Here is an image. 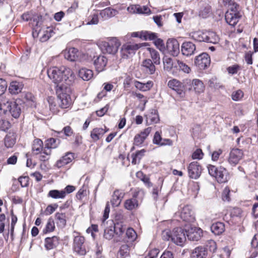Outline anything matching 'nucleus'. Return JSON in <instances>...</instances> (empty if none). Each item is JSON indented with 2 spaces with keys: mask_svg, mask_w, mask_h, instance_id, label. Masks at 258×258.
<instances>
[{
  "mask_svg": "<svg viewBox=\"0 0 258 258\" xmlns=\"http://www.w3.org/2000/svg\"><path fill=\"white\" fill-rule=\"evenodd\" d=\"M56 93L61 108H67L72 104L70 94L72 90L66 82H54Z\"/></svg>",
  "mask_w": 258,
  "mask_h": 258,
  "instance_id": "nucleus-1",
  "label": "nucleus"
},
{
  "mask_svg": "<svg viewBox=\"0 0 258 258\" xmlns=\"http://www.w3.org/2000/svg\"><path fill=\"white\" fill-rule=\"evenodd\" d=\"M48 78L53 81H74L75 76L69 68L62 66L60 68L53 67L47 71Z\"/></svg>",
  "mask_w": 258,
  "mask_h": 258,
  "instance_id": "nucleus-2",
  "label": "nucleus"
},
{
  "mask_svg": "<svg viewBox=\"0 0 258 258\" xmlns=\"http://www.w3.org/2000/svg\"><path fill=\"white\" fill-rule=\"evenodd\" d=\"M20 106L13 100L3 98L0 102V116L10 112L14 118H18L21 114Z\"/></svg>",
  "mask_w": 258,
  "mask_h": 258,
  "instance_id": "nucleus-3",
  "label": "nucleus"
},
{
  "mask_svg": "<svg viewBox=\"0 0 258 258\" xmlns=\"http://www.w3.org/2000/svg\"><path fill=\"white\" fill-rule=\"evenodd\" d=\"M42 17L41 15L34 16L33 18V25L35 32L37 35H40V40L42 42L47 40L51 36V33H53L52 28L47 27L46 30H43L41 25L42 23Z\"/></svg>",
  "mask_w": 258,
  "mask_h": 258,
  "instance_id": "nucleus-4",
  "label": "nucleus"
},
{
  "mask_svg": "<svg viewBox=\"0 0 258 258\" xmlns=\"http://www.w3.org/2000/svg\"><path fill=\"white\" fill-rule=\"evenodd\" d=\"M209 174L215 177L219 183H224L228 180V172L226 168L220 166L217 167L215 166L209 165L207 166Z\"/></svg>",
  "mask_w": 258,
  "mask_h": 258,
  "instance_id": "nucleus-5",
  "label": "nucleus"
},
{
  "mask_svg": "<svg viewBox=\"0 0 258 258\" xmlns=\"http://www.w3.org/2000/svg\"><path fill=\"white\" fill-rule=\"evenodd\" d=\"M73 250L80 255H84L87 251L85 244V239L84 237L80 235L77 232H74Z\"/></svg>",
  "mask_w": 258,
  "mask_h": 258,
  "instance_id": "nucleus-6",
  "label": "nucleus"
},
{
  "mask_svg": "<svg viewBox=\"0 0 258 258\" xmlns=\"http://www.w3.org/2000/svg\"><path fill=\"white\" fill-rule=\"evenodd\" d=\"M120 45V42L116 37L110 38L107 41H103L101 44V48L104 52L108 54H115Z\"/></svg>",
  "mask_w": 258,
  "mask_h": 258,
  "instance_id": "nucleus-7",
  "label": "nucleus"
},
{
  "mask_svg": "<svg viewBox=\"0 0 258 258\" xmlns=\"http://www.w3.org/2000/svg\"><path fill=\"white\" fill-rule=\"evenodd\" d=\"M184 230L186 237L191 241H198L202 236V230L192 225L191 224H186L184 225Z\"/></svg>",
  "mask_w": 258,
  "mask_h": 258,
  "instance_id": "nucleus-8",
  "label": "nucleus"
},
{
  "mask_svg": "<svg viewBox=\"0 0 258 258\" xmlns=\"http://www.w3.org/2000/svg\"><path fill=\"white\" fill-rule=\"evenodd\" d=\"M172 241L177 245L182 246L186 241L184 228L177 227L173 229Z\"/></svg>",
  "mask_w": 258,
  "mask_h": 258,
  "instance_id": "nucleus-9",
  "label": "nucleus"
},
{
  "mask_svg": "<svg viewBox=\"0 0 258 258\" xmlns=\"http://www.w3.org/2000/svg\"><path fill=\"white\" fill-rule=\"evenodd\" d=\"M140 47L139 44L126 43L123 44L120 50L121 55L123 58H127L133 56Z\"/></svg>",
  "mask_w": 258,
  "mask_h": 258,
  "instance_id": "nucleus-10",
  "label": "nucleus"
},
{
  "mask_svg": "<svg viewBox=\"0 0 258 258\" xmlns=\"http://www.w3.org/2000/svg\"><path fill=\"white\" fill-rule=\"evenodd\" d=\"M183 221L191 224L195 220V217L192 207L187 205L183 207L181 211L178 214Z\"/></svg>",
  "mask_w": 258,
  "mask_h": 258,
  "instance_id": "nucleus-11",
  "label": "nucleus"
},
{
  "mask_svg": "<svg viewBox=\"0 0 258 258\" xmlns=\"http://www.w3.org/2000/svg\"><path fill=\"white\" fill-rule=\"evenodd\" d=\"M202 171V166L197 161L189 163L187 167L188 176L192 179H197L201 176Z\"/></svg>",
  "mask_w": 258,
  "mask_h": 258,
  "instance_id": "nucleus-12",
  "label": "nucleus"
},
{
  "mask_svg": "<svg viewBox=\"0 0 258 258\" xmlns=\"http://www.w3.org/2000/svg\"><path fill=\"white\" fill-rule=\"evenodd\" d=\"M210 57L207 53H203L199 55L195 60V65L200 70L207 68L210 66Z\"/></svg>",
  "mask_w": 258,
  "mask_h": 258,
  "instance_id": "nucleus-13",
  "label": "nucleus"
},
{
  "mask_svg": "<svg viewBox=\"0 0 258 258\" xmlns=\"http://www.w3.org/2000/svg\"><path fill=\"white\" fill-rule=\"evenodd\" d=\"M243 156L242 150L238 148L232 149L229 153L228 162L231 166H235Z\"/></svg>",
  "mask_w": 258,
  "mask_h": 258,
  "instance_id": "nucleus-14",
  "label": "nucleus"
},
{
  "mask_svg": "<svg viewBox=\"0 0 258 258\" xmlns=\"http://www.w3.org/2000/svg\"><path fill=\"white\" fill-rule=\"evenodd\" d=\"M166 49L169 54L177 56L180 52L179 42L175 39H169L166 42Z\"/></svg>",
  "mask_w": 258,
  "mask_h": 258,
  "instance_id": "nucleus-15",
  "label": "nucleus"
},
{
  "mask_svg": "<svg viewBox=\"0 0 258 258\" xmlns=\"http://www.w3.org/2000/svg\"><path fill=\"white\" fill-rule=\"evenodd\" d=\"M143 70L147 74L152 75V78L158 79V73L156 72L155 66L150 59H146L142 62Z\"/></svg>",
  "mask_w": 258,
  "mask_h": 258,
  "instance_id": "nucleus-16",
  "label": "nucleus"
},
{
  "mask_svg": "<svg viewBox=\"0 0 258 258\" xmlns=\"http://www.w3.org/2000/svg\"><path fill=\"white\" fill-rule=\"evenodd\" d=\"M151 127H147L140 134L136 135L134 139V145L136 146H141L151 133Z\"/></svg>",
  "mask_w": 258,
  "mask_h": 258,
  "instance_id": "nucleus-17",
  "label": "nucleus"
},
{
  "mask_svg": "<svg viewBox=\"0 0 258 258\" xmlns=\"http://www.w3.org/2000/svg\"><path fill=\"white\" fill-rule=\"evenodd\" d=\"M74 158V153L72 152H68L56 161L55 166L60 168L71 163Z\"/></svg>",
  "mask_w": 258,
  "mask_h": 258,
  "instance_id": "nucleus-18",
  "label": "nucleus"
},
{
  "mask_svg": "<svg viewBox=\"0 0 258 258\" xmlns=\"http://www.w3.org/2000/svg\"><path fill=\"white\" fill-rule=\"evenodd\" d=\"M196 50V46L191 42H184L181 47V51L183 55L189 56L194 54Z\"/></svg>",
  "mask_w": 258,
  "mask_h": 258,
  "instance_id": "nucleus-19",
  "label": "nucleus"
},
{
  "mask_svg": "<svg viewBox=\"0 0 258 258\" xmlns=\"http://www.w3.org/2000/svg\"><path fill=\"white\" fill-rule=\"evenodd\" d=\"M94 64L96 71L101 72L106 65L107 59L103 55H99L95 58L94 57Z\"/></svg>",
  "mask_w": 258,
  "mask_h": 258,
  "instance_id": "nucleus-20",
  "label": "nucleus"
},
{
  "mask_svg": "<svg viewBox=\"0 0 258 258\" xmlns=\"http://www.w3.org/2000/svg\"><path fill=\"white\" fill-rule=\"evenodd\" d=\"M124 196V193L122 191L115 190L112 196L111 203L113 207H117L120 204L122 199Z\"/></svg>",
  "mask_w": 258,
  "mask_h": 258,
  "instance_id": "nucleus-21",
  "label": "nucleus"
},
{
  "mask_svg": "<svg viewBox=\"0 0 258 258\" xmlns=\"http://www.w3.org/2000/svg\"><path fill=\"white\" fill-rule=\"evenodd\" d=\"M240 13H230L226 12L225 14V20L226 22L231 26H235L239 21L241 17Z\"/></svg>",
  "mask_w": 258,
  "mask_h": 258,
  "instance_id": "nucleus-22",
  "label": "nucleus"
},
{
  "mask_svg": "<svg viewBox=\"0 0 258 258\" xmlns=\"http://www.w3.org/2000/svg\"><path fill=\"white\" fill-rule=\"evenodd\" d=\"M125 231V236L123 237V240L132 244L133 242L137 238V233L132 228H127Z\"/></svg>",
  "mask_w": 258,
  "mask_h": 258,
  "instance_id": "nucleus-23",
  "label": "nucleus"
},
{
  "mask_svg": "<svg viewBox=\"0 0 258 258\" xmlns=\"http://www.w3.org/2000/svg\"><path fill=\"white\" fill-rule=\"evenodd\" d=\"M78 51L77 49L72 47L66 49L63 52V55L66 59L71 61H75L78 57Z\"/></svg>",
  "mask_w": 258,
  "mask_h": 258,
  "instance_id": "nucleus-24",
  "label": "nucleus"
},
{
  "mask_svg": "<svg viewBox=\"0 0 258 258\" xmlns=\"http://www.w3.org/2000/svg\"><path fill=\"white\" fill-rule=\"evenodd\" d=\"M118 13V12L116 9L108 7L101 10L100 12V15L104 20H107L115 16Z\"/></svg>",
  "mask_w": 258,
  "mask_h": 258,
  "instance_id": "nucleus-25",
  "label": "nucleus"
},
{
  "mask_svg": "<svg viewBox=\"0 0 258 258\" xmlns=\"http://www.w3.org/2000/svg\"><path fill=\"white\" fill-rule=\"evenodd\" d=\"M105 129H103V128H94L91 132V138L92 139L96 142L100 139L104 134L108 131V128H106L105 127Z\"/></svg>",
  "mask_w": 258,
  "mask_h": 258,
  "instance_id": "nucleus-26",
  "label": "nucleus"
},
{
  "mask_svg": "<svg viewBox=\"0 0 258 258\" xmlns=\"http://www.w3.org/2000/svg\"><path fill=\"white\" fill-rule=\"evenodd\" d=\"M59 243V239L57 236L47 237L45 239L44 246L47 250H50L56 247Z\"/></svg>",
  "mask_w": 258,
  "mask_h": 258,
  "instance_id": "nucleus-27",
  "label": "nucleus"
},
{
  "mask_svg": "<svg viewBox=\"0 0 258 258\" xmlns=\"http://www.w3.org/2000/svg\"><path fill=\"white\" fill-rule=\"evenodd\" d=\"M124 207L126 209L130 211L137 209L139 207V203L135 194L132 198L125 201Z\"/></svg>",
  "mask_w": 258,
  "mask_h": 258,
  "instance_id": "nucleus-28",
  "label": "nucleus"
},
{
  "mask_svg": "<svg viewBox=\"0 0 258 258\" xmlns=\"http://www.w3.org/2000/svg\"><path fill=\"white\" fill-rule=\"evenodd\" d=\"M23 86L22 82H11L9 90L12 94H17L21 92Z\"/></svg>",
  "mask_w": 258,
  "mask_h": 258,
  "instance_id": "nucleus-29",
  "label": "nucleus"
},
{
  "mask_svg": "<svg viewBox=\"0 0 258 258\" xmlns=\"http://www.w3.org/2000/svg\"><path fill=\"white\" fill-rule=\"evenodd\" d=\"M132 244L131 243L124 244L121 245L117 253V258H125L130 254L131 247Z\"/></svg>",
  "mask_w": 258,
  "mask_h": 258,
  "instance_id": "nucleus-30",
  "label": "nucleus"
},
{
  "mask_svg": "<svg viewBox=\"0 0 258 258\" xmlns=\"http://www.w3.org/2000/svg\"><path fill=\"white\" fill-rule=\"evenodd\" d=\"M219 40V36L214 31H206L205 42L207 43H217Z\"/></svg>",
  "mask_w": 258,
  "mask_h": 258,
  "instance_id": "nucleus-31",
  "label": "nucleus"
},
{
  "mask_svg": "<svg viewBox=\"0 0 258 258\" xmlns=\"http://www.w3.org/2000/svg\"><path fill=\"white\" fill-rule=\"evenodd\" d=\"M78 76L83 81H89L93 77V71L86 68H82L79 70Z\"/></svg>",
  "mask_w": 258,
  "mask_h": 258,
  "instance_id": "nucleus-32",
  "label": "nucleus"
},
{
  "mask_svg": "<svg viewBox=\"0 0 258 258\" xmlns=\"http://www.w3.org/2000/svg\"><path fill=\"white\" fill-rule=\"evenodd\" d=\"M211 230L215 235H220L225 231V225L220 222L213 223L211 227Z\"/></svg>",
  "mask_w": 258,
  "mask_h": 258,
  "instance_id": "nucleus-33",
  "label": "nucleus"
},
{
  "mask_svg": "<svg viewBox=\"0 0 258 258\" xmlns=\"http://www.w3.org/2000/svg\"><path fill=\"white\" fill-rule=\"evenodd\" d=\"M111 224L113 228H114L115 234L118 237L122 236L127 228L122 222H116V223L111 222Z\"/></svg>",
  "mask_w": 258,
  "mask_h": 258,
  "instance_id": "nucleus-34",
  "label": "nucleus"
},
{
  "mask_svg": "<svg viewBox=\"0 0 258 258\" xmlns=\"http://www.w3.org/2000/svg\"><path fill=\"white\" fill-rule=\"evenodd\" d=\"M168 86L179 95L182 94L184 89V86L181 82H168Z\"/></svg>",
  "mask_w": 258,
  "mask_h": 258,
  "instance_id": "nucleus-35",
  "label": "nucleus"
},
{
  "mask_svg": "<svg viewBox=\"0 0 258 258\" xmlns=\"http://www.w3.org/2000/svg\"><path fill=\"white\" fill-rule=\"evenodd\" d=\"M164 69L167 71H170L173 67H176L177 61H174L173 59L167 56L163 58Z\"/></svg>",
  "mask_w": 258,
  "mask_h": 258,
  "instance_id": "nucleus-36",
  "label": "nucleus"
},
{
  "mask_svg": "<svg viewBox=\"0 0 258 258\" xmlns=\"http://www.w3.org/2000/svg\"><path fill=\"white\" fill-rule=\"evenodd\" d=\"M146 122L148 124L156 123L159 120L158 114L155 110H152L146 115Z\"/></svg>",
  "mask_w": 258,
  "mask_h": 258,
  "instance_id": "nucleus-37",
  "label": "nucleus"
},
{
  "mask_svg": "<svg viewBox=\"0 0 258 258\" xmlns=\"http://www.w3.org/2000/svg\"><path fill=\"white\" fill-rule=\"evenodd\" d=\"M16 135L14 134L9 133L6 135L4 139L5 146L7 148H12L16 143Z\"/></svg>",
  "mask_w": 258,
  "mask_h": 258,
  "instance_id": "nucleus-38",
  "label": "nucleus"
},
{
  "mask_svg": "<svg viewBox=\"0 0 258 258\" xmlns=\"http://www.w3.org/2000/svg\"><path fill=\"white\" fill-rule=\"evenodd\" d=\"M194 257L196 258H206L207 255L206 248L203 246H198L192 252Z\"/></svg>",
  "mask_w": 258,
  "mask_h": 258,
  "instance_id": "nucleus-39",
  "label": "nucleus"
},
{
  "mask_svg": "<svg viewBox=\"0 0 258 258\" xmlns=\"http://www.w3.org/2000/svg\"><path fill=\"white\" fill-rule=\"evenodd\" d=\"M47 101L49 104L50 109L53 113H57L59 111V107L61 108L59 106V99H58L57 103H56L55 99L52 97H49L47 99Z\"/></svg>",
  "mask_w": 258,
  "mask_h": 258,
  "instance_id": "nucleus-40",
  "label": "nucleus"
},
{
  "mask_svg": "<svg viewBox=\"0 0 258 258\" xmlns=\"http://www.w3.org/2000/svg\"><path fill=\"white\" fill-rule=\"evenodd\" d=\"M42 150H43L42 141L39 139H35L32 145V151L34 154H39Z\"/></svg>",
  "mask_w": 258,
  "mask_h": 258,
  "instance_id": "nucleus-41",
  "label": "nucleus"
},
{
  "mask_svg": "<svg viewBox=\"0 0 258 258\" xmlns=\"http://www.w3.org/2000/svg\"><path fill=\"white\" fill-rule=\"evenodd\" d=\"M135 87L142 91H146L149 90L152 86V82H135Z\"/></svg>",
  "mask_w": 258,
  "mask_h": 258,
  "instance_id": "nucleus-42",
  "label": "nucleus"
},
{
  "mask_svg": "<svg viewBox=\"0 0 258 258\" xmlns=\"http://www.w3.org/2000/svg\"><path fill=\"white\" fill-rule=\"evenodd\" d=\"M47 196L55 199H63L66 197V191L63 190H50L48 193Z\"/></svg>",
  "mask_w": 258,
  "mask_h": 258,
  "instance_id": "nucleus-43",
  "label": "nucleus"
},
{
  "mask_svg": "<svg viewBox=\"0 0 258 258\" xmlns=\"http://www.w3.org/2000/svg\"><path fill=\"white\" fill-rule=\"evenodd\" d=\"M145 152L146 151L144 149H142L137 151L135 154H132L131 156L132 158V163L135 165L139 163Z\"/></svg>",
  "mask_w": 258,
  "mask_h": 258,
  "instance_id": "nucleus-44",
  "label": "nucleus"
},
{
  "mask_svg": "<svg viewBox=\"0 0 258 258\" xmlns=\"http://www.w3.org/2000/svg\"><path fill=\"white\" fill-rule=\"evenodd\" d=\"M211 13V7L208 4H205L202 6L199 11V16L206 18Z\"/></svg>",
  "mask_w": 258,
  "mask_h": 258,
  "instance_id": "nucleus-45",
  "label": "nucleus"
},
{
  "mask_svg": "<svg viewBox=\"0 0 258 258\" xmlns=\"http://www.w3.org/2000/svg\"><path fill=\"white\" fill-rule=\"evenodd\" d=\"M146 49L147 51L150 53L151 57L154 61V63L156 64H159L160 56L159 52L155 49L150 47H147Z\"/></svg>",
  "mask_w": 258,
  "mask_h": 258,
  "instance_id": "nucleus-46",
  "label": "nucleus"
},
{
  "mask_svg": "<svg viewBox=\"0 0 258 258\" xmlns=\"http://www.w3.org/2000/svg\"><path fill=\"white\" fill-rule=\"evenodd\" d=\"M114 228H113L112 224L107 227L104 231V237L107 240H111L114 236Z\"/></svg>",
  "mask_w": 258,
  "mask_h": 258,
  "instance_id": "nucleus-47",
  "label": "nucleus"
},
{
  "mask_svg": "<svg viewBox=\"0 0 258 258\" xmlns=\"http://www.w3.org/2000/svg\"><path fill=\"white\" fill-rule=\"evenodd\" d=\"M205 31H198L191 33L193 39L199 42H205Z\"/></svg>",
  "mask_w": 258,
  "mask_h": 258,
  "instance_id": "nucleus-48",
  "label": "nucleus"
},
{
  "mask_svg": "<svg viewBox=\"0 0 258 258\" xmlns=\"http://www.w3.org/2000/svg\"><path fill=\"white\" fill-rule=\"evenodd\" d=\"M57 223L59 226L64 227L66 225V216L64 213L57 212L55 215Z\"/></svg>",
  "mask_w": 258,
  "mask_h": 258,
  "instance_id": "nucleus-49",
  "label": "nucleus"
},
{
  "mask_svg": "<svg viewBox=\"0 0 258 258\" xmlns=\"http://www.w3.org/2000/svg\"><path fill=\"white\" fill-rule=\"evenodd\" d=\"M55 228V225L53 220L50 218L48 219L45 228L43 229V233H47L53 231Z\"/></svg>",
  "mask_w": 258,
  "mask_h": 258,
  "instance_id": "nucleus-50",
  "label": "nucleus"
},
{
  "mask_svg": "<svg viewBox=\"0 0 258 258\" xmlns=\"http://www.w3.org/2000/svg\"><path fill=\"white\" fill-rule=\"evenodd\" d=\"M141 39L143 40H155L157 36L156 33L152 32H149L147 31H142L141 32Z\"/></svg>",
  "mask_w": 258,
  "mask_h": 258,
  "instance_id": "nucleus-51",
  "label": "nucleus"
},
{
  "mask_svg": "<svg viewBox=\"0 0 258 258\" xmlns=\"http://www.w3.org/2000/svg\"><path fill=\"white\" fill-rule=\"evenodd\" d=\"M57 146L56 140L54 138H50L46 140L44 148L50 150L51 149L55 148Z\"/></svg>",
  "mask_w": 258,
  "mask_h": 258,
  "instance_id": "nucleus-52",
  "label": "nucleus"
},
{
  "mask_svg": "<svg viewBox=\"0 0 258 258\" xmlns=\"http://www.w3.org/2000/svg\"><path fill=\"white\" fill-rule=\"evenodd\" d=\"M39 159L42 161H47L49 158V156L51 154V150H47L44 148L43 150L39 153Z\"/></svg>",
  "mask_w": 258,
  "mask_h": 258,
  "instance_id": "nucleus-53",
  "label": "nucleus"
},
{
  "mask_svg": "<svg viewBox=\"0 0 258 258\" xmlns=\"http://www.w3.org/2000/svg\"><path fill=\"white\" fill-rule=\"evenodd\" d=\"M240 70V66L237 64L229 66L227 68L228 74L232 75L236 74Z\"/></svg>",
  "mask_w": 258,
  "mask_h": 258,
  "instance_id": "nucleus-54",
  "label": "nucleus"
},
{
  "mask_svg": "<svg viewBox=\"0 0 258 258\" xmlns=\"http://www.w3.org/2000/svg\"><path fill=\"white\" fill-rule=\"evenodd\" d=\"M177 64L180 70L185 73H189L190 71V68L185 63L181 61L177 60Z\"/></svg>",
  "mask_w": 258,
  "mask_h": 258,
  "instance_id": "nucleus-55",
  "label": "nucleus"
},
{
  "mask_svg": "<svg viewBox=\"0 0 258 258\" xmlns=\"http://www.w3.org/2000/svg\"><path fill=\"white\" fill-rule=\"evenodd\" d=\"M207 249H209L211 252H214L217 249V244L215 241L210 240L208 241L207 244Z\"/></svg>",
  "mask_w": 258,
  "mask_h": 258,
  "instance_id": "nucleus-56",
  "label": "nucleus"
},
{
  "mask_svg": "<svg viewBox=\"0 0 258 258\" xmlns=\"http://www.w3.org/2000/svg\"><path fill=\"white\" fill-rule=\"evenodd\" d=\"M172 231L168 229L164 230L162 233V237L163 240L168 241L171 240L172 241Z\"/></svg>",
  "mask_w": 258,
  "mask_h": 258,
  "instance_id": "nucleus-57",
  "label": "nucleus"
},
{
  "mask_svg": "<svg viewBox=\"0 0 258 258\" xmlns=\"http://www.w3.org/2000/svg\"><path fill=\"white\" fill-rule=\"evenodd\" d=\"M194 89L197 92L200 93L204 90V85L203 82H194Z\"/></svg>",
  "mask_w": 258,
  "mask_h": 258,
  "instance_id": "nucleus-58",
  "label": "nucleus"
},
{
  "mask_svg": "<svg viewBox=\"0 0 258 258\" xmlns=\"http://www.w3.org/2000/svg\"><path fill=\"white\" fill-rule=\"evenodd\" d=\"M243 96V93L242 91L239 90L233 92L231 95L232 99L234 101L239 100Z\"/></svg>",
  "mask_w": 258,
  "mask_h": 258,
  "instance_id": "nucleus-59",
  "label": "nucleus"
},
{
  "mask_svg": "<svg viewBox=\"0 0 258 258\" xmlns=\"http://www.w3.org/2000/svg\"><path fill=\"white\" fill-rule=\"evenodd\" d=\"M230 189L228 187H226L223 190L222 195V198L224 201L229 202L230 198L229 197Z\"/></svg>",
  "mask_w": 258,
  "mask_h": 258,
  "instance_id": "nucleus-60",
  "label": "nucleus"
},
{
  "mask_svg": "<svg viewBox=\"0 0 258 258\" xmlns=\"http://www.w3.org/2000/svg\"><path fill=\"white\" fill-rule=\"evenodd\" d=\"M229 8L227 12L230 13H239V5L235 3H232L229 5Z\"/></svg>",
  "mask_w": 258,
  "mask_h": 258,
  "instance_id": "nucleus-61",
  "label": "nucleus"
},
{
  "mask_svg": "<svg viewBox=\"0 0 258 258\" xmlns=\"http://www.w3.org/2000/svg\"><path fill=\"white\" fill-rule=\"evenodd\" d=\"M204 154L200 149H197L192 154L191 157L193 159H201L203 158Z\"/></svg>",
  "mask_w": 258,
  "mask_h": 258,
  "instance_id": "nucleus-62",
  "label": "nucleus"
},
{
  "mask_svg": "<svg viewBox=\"0 0 258 258\" xmlns=\"http://www.w3.org/2000/svg\"><path fill=\"white\" fill-rule=\"evenodd\" d=\"M58 205L57 204H54V205H48L45 210V214L46 215H49L52 214L55 210V209L57 208Z\"/></svg>",
  "mask_w": 258,
  "mask_h": 258,
  "instance_id": "nucleus-63",
  "label": "nucleus"
},
{
  "mask_svg": "<svg viewBox=\"0 0 258 258\" xmlns=\"http://www.w3.org/2000/svg\"><path fill=\"white\" fill-rule=\"evenodd\" d=\"M162 138L161 134L159 132H156L154 135L153 143L155 144L161 146Z\"/></svg>",
  "mask_w": 258,
  "mask_h": 258,
  "instance_id": "nucleus-64",
  "label": "nucleus"
}]
</instances>
